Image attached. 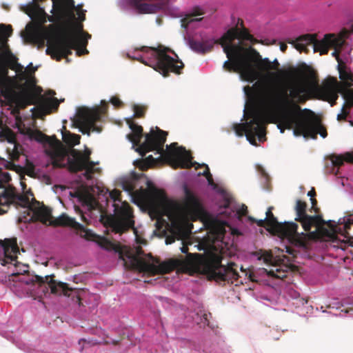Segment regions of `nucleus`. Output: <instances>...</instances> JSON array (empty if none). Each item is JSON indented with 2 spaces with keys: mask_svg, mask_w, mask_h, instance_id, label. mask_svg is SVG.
Wrapping results in <instances>:
<instances>
[{
  "mask_svg": "<svg viewBox=\"0 0 353 353\" xmlns=\"http://www.w3.org/2000/svg\"><path fill=\"white\" fill-rule=\"evenodd\" d=\"M246 94L254 92L261 113L260 124L263 128V141L268 123H276L281 133L285 129L293 130L301 125L303 114L299 103L307 99V90L302 83L296 82L286 88L274 83L256 82L252 87H244Z\"/></svg>",
  "mask_w": 353,
  "mask_h": 353,
  "instance_id": "nucleus-1",
  "label": "nucleus"
},
{
  "mask_svg": "<svg viewBox=\"0 0 353 353\" xmlns=\"http://www.w3.org/2000/svg\"><path fill=\"white\" fill-rule=\"evenodd\" d=\"M57 8V14L54 17H50L49 21L57 22L59 26L57 29L59 34L54 37L46 50V54L59 61L62 59H66L72 54V50H75L77 56L80 57L89 53L86 47L88 41L83 39L77 41L76 34L72 31L68 30L64 26V20L67 15V8L74 6V0H53Z\"/></svg>",
  "mask_w": 353,
  "mask_h": 353,
  "instance_id": "nucleus-2",
  "label": "nucleus"
},
{
  "mask_svg": "<svg viewBox=\"0 0 353 353\" xmlns=\"http://www.w3.org/2000/svg\"><path fill=\"white\" fill-rule=\"evenodd\" d=\"M197 247L199 250H205L204 254L188 253V245L184 244L180 248L181 252L187 253V261L195 271L216 282L232 284L238 280L239 274L235 263L223 265V256L221 252L215 249L206 250L205 245L201 243Z\"/></svg>",
  "mask_w": 353,
  "mask_h": 353,
  "instance_id": "nucleus-3",
  "label": "nucleus"
},
{
  "mask_svg": "<svg viewBox=\"0 0 353 353\" xmlns=\"http://www.w3.org/2000/svg\"><path fill=\"white\" fill-rule=\"evenodd\" d=\"M236 30L229 29L214 43L220 44L228 60L223 68L228 72H235L240 74L242 80L253 83L259 79V72L252 64V47L245 48L241 43L234 44Z\"/></svg>",
  "mask_w": 353,
  "mask_h": 353,
  "instance_id": "nucleus-4",
  "label": "nucleus"
},
{
  "mask_svg": "<svg viewBox=\"0 0 353 353\" xmlns=\"http://www.w3.org/2000/svg\"><path fill=\"white\" fill-rule=\"evenodd\" d=\"M12 203L17 206L27 208L28 215L30 216L28 222L39 221L47 225L54 227H70L76 230L79 235L87 240H92L95 236L90 230L63 213L59 217L53 219L52 210L43 203L37 201L34 197L32 201L27 194H19L13 190Z\"/></svg>",
  "mask_w": 353,
  "mask_h": 353,
  "instance_id": "nucleus-5",
  "label": "nucleus"
},
{
  "mask_svg": "<svg viewBox=\"0 0 353 353\" xmlns=\"http://www.w3.org/2000/svg\"><path fill=\"white\" fill-rule=\"evenodd\" d=\"M353 33V24L350 27V30L343 29L338 36L333 34H327L324 36L321 40L316 38V34H303L299 37L294 43L295 48L300 52L307 53L310 50L308 46L312 48L314 52H319L320 54H327L330 48H334V50L332 53L333 57H336L338 64L344 63L339 57L341 48L345 43V39L348 38L349 35Z\"/></svg>",
  "mask_w": 353,
  "mask_h": 353,
  "instance_id": "nucleus-6",
  "label": "nucleus"
},
{
  "mask_svg": "<svg viewBox=\"0 0 353 353\" xmlns=\"http://www.w3.org/2000/svg\"><path fill=\"white\" fill-rule=\"evenodd\" d=\"M123 189L132 195L134 202L148 211L150 219L154 220V183L148 176L133 171L122 181Z\"/></svg>",
  "mask_w": 353,
  "mask_h": 353,
  "instance_id": "nucleus-7",
  "label": "nucleus"
},
{
  "mask_svg": "<svg viewBox=\"0 0 353 353\" xmlns=\"http://www.w3.org/2000/svg\"><path fill=\"white\" fill-rule=\"evenodd\" d=\"M168 132L156 126V154L160 157L156 158V166L161 161V159L168 163L174 169L187 168L192 165L191 163L192 155L183 146H178L177 143L166 145L164 149V143L166 141Z\"/></svg>",
  "mask_w": 353,
  "mask_h": 353,
  "instance_id": "nucleus-8",
  "label": "nucleus"
},
{
  "mask_svg": "<svg viewBox=\"0 0 353 353\" xmlns=\"http://www.w3.org/2000/svg\"><path fill=\"white\" fill-rule=\"evenodd\" d=\"M52 1V11L53 14L51 17H54L57 14V8L54 6V1ZM26 13L28 14L31 19L38 23V26H28L27 31L29 37L37 43L43 45L46 40L48 41V46L50 41L53 40L54 37L59 34L57 28L59 24L54 22L55 24H50L48 28L43 26L46 22V19L49 20L50 16L48 15L44 10L37 3H31L27 6Z\"/></svg>",
  "mask_w": 353,
  "mask_h": 353,
  "instance_id": "nucleus-9",
  "label": "nucleus"
},
{
  "mask_svg": "<svg viewBox=\"0 0 353 353\" xmlns=\"http://www.w3.org/2000/svg\"><path fill=\"white\" fill-rule=\"evenodd\" d=\"M100 247L106 250L119 252L120 257L125 261V265L130 269L143 272L148 276H154V259L151 254L146 257L140 245L128 248L125 253L120 252V247L106 238H101L98 242Z\"/></svg>",
  "mask_w": 353,
  "mask_h": 353,
  "instance_id": "nucleus-10",
  "label": "nucleus"
},
{
  "mask_svg": "<svg viewBox=\"0 0 353 353\" xmlns=\"http://www.w3.org/2000/svg\"><path fill=\"white\" fill-rule=\"evenodd\" d=\"M337 69L341 81H338L334 77H328L322 84L319 85L316 82V76L313 72H310V78L316 84L314 88V93L320 99L328 101L333 106L339 97L337 88L343 86L353 87V73L345 63L338 64Z\"/></svg>",
  "mask_w": 353,
  "mask_h": 353,
  "instance_id": "nucleus-11",
  "label": "nucleus"
},
{
  "mask_svg": "<svg viewBox=\"0 0 353 353\" xmlns=\"http://www.w3.org/2000/svg\"><path fill=\"white\" fill-rule=\"evenodd\" d=\"M244 117L249 119L243 123H235L233 129L236 134L241 137L245 134L248 140L252 145L256 144V137L259 141H263V128L260 124L261 113L259 108V102L256 105H252L244 110Z\"/></svg>",
  "mask_w": 353,
  "mask_h": 353,
  "instance_id": "nucleus-12",
  "label": "nucleus"
},
{
  "mask_svg": "<svg viewBox=\"0 0 353 353\" xmlns=\"http://www.w3.org/2000/svg\"><path fill=\"white\" fill-rule=\"evenodd\" d=\"M183 68V63L172 49L161 44L156 46V72L167 77L170 72L181 74Z\"/></svg>",
  "mask_w": 353,
  "mask_h": 353,
  "instance_id": "nucleus-13",
  "label": "nucleus"
},
{
  "mask_svg": "<svg viewBox=\"0 0 353 353\" xmlns=\"http://www.w3.org/2000/svg\"><path fill=\"white\" fill-rule=\"evenodd\" d=\"M109 196L114 202V212L116 219L112 223L113 230L116 233H122L134 227L132 210L127 202L122 203L121 206L116 202L121 201V192L114 189L109 192Z\"/></svg>",
  "mask_w": 353,
  "mask_h": 353,
  "instance_id": "nucleus-14",
  "label": "nucleus"
},
{
  "mask_svg": "<svg viewBox=\"0 0 353 353\" xmlns=\"http://www.w3.org/2000/svg\"><path fill=\"white\" fill-rule=\"evenodd\" d=\"M32 137L38 142L48 145L46 152L50 157L53 167L64 168L65 166L63 161L68 154V151L55 136L49 137L41 131H37Z\"/></svg>",
  "mask_w": 353,
  "mask_h": 353,
  "instance_id": "nucleus-15",
  "label": "nucleus"
},
{
  "mask_svg": "<svg viewBox=\"0 0 353 353\" xmlns=\"http://www.w3.org/2000/svg\"><path fill=\"white\" fill-rule=\"evenodd\" d=\"M132 130V133L128 134V138L133 143V146H137L135 150L139 152L141 157H144L150 151L154 150V130L151 128L149 134H145L144 141L141 143L143 137V128L136 123L132 118L126 119Z\"/></svg>",
  "mask_w": 353,
  "mask_h": 353,
  "instance_id": "nucleus-16",
  "label": "nucleus"
},
{
  "mask_svg": "<svg viewBox=\"0 0 353 353\" xmlns=\"http://www.w3.org/2000/svg\"><path fill=\"white\" fill-rule=\"evenodd\" d=\"M107 110V105L103 108H97L93 110L87 108L80 109L77 114L75 121L76 125L83 134H90V132H100L101 128L96 125V122L99 121L102 114H104Z\"/></svg>",
  "mask_w": 353,
  "mask_h": 353,
  "instance_id": "nucleus-17",
  "label": "nucleus"
},
{
  "mask_svg": "<svg viewBox=\"0 0 353 353\" xmlns=\"http://www.w3.org/2000/svg\"><path fill=\"white\" fill-rule=\"evenodd\" d=\"M165 215L170 221V223H167V226L170 228L174 234L165 238L166 244L172 243L176 239L181 240L183 235L192 232V224L186 222L177 212L172 210H166Z\"/></svg>",
  "mask_w": 353,
  "mask_h": 353,
  "instance_id": "nucleus-18",
  "label": "nucleus"
},
{
  "mask_svg": "<svg viewBox=\"0 0 353 353\" xmlns=\"http://www.w3.org/2000/svg\"><path fill=\"white\" fill-rule=\"evenodd\" d=\"M273 209L274 207H269L265 213L266 216L265 219L267 226L283 237L288 238L290 240L299 238L300 234L297 232L298 225L294 222L279 223L272 213ZM301 234L305 236L303 232H301Z\"/></svg>",
  "mask_w": 353,
  "mask_h": 353,
  "instance_id": "nucleus-19",
  "label": "nucleus"
},
{
  "mask_svg": "<svg viewBox=\"0 0 353 353\" xmlns=\"http://www.w3.org/2000/svg\"><path fill=\"white\" fill-rule=\"evenodd\" d=\"M300 124L295 130L296 137L303 136L305 139H316L318 134L323 138L327 136L326 128L316 118L303 115Z\"/></svg>",
  "mask_w": 353,
  "mask_h": 353,
  "instance_id": "nucleus-20",
  "label": "nucleus"
},
{
  "mask_svg": "<svg viewBox=\"0 0 353 353\" xmlns=\"http://www.w3.org/2000/svg\"><path fill=\"white\" fill-rule=\"evenodd\" d=\"M252 64H253L255 67V68L259 72V79L254 81V83L259 81L262 83H273V82L266 81H259L260 79H261L263 77V74L265 72H268L271 70H278L279 67L280 65L278 60L275 59L273 61H271L268 58H263L262 56L260 54V53L254 48L252 47ZM296 82H300L302 83L305 87L306 85L304 82L297 81L292 82L290 84L289 87L287 88L286 86H284L279 83H274V84H277L280 86L286 88L288 90V93L290 92V87L292 83H294Z\"/></svg>",
  "mask_w": 353,
  "mask_h": 353,
  "instance_id": "nucleus-21",
  "label": "nucleus"
},
{
  "mask_svg": "<svg viewBox=\"0 0 353 353\" xmlns=\"http://www.w3.org/2000/svg\"><path fill=\"white\" fill-rule=\"evenodd\" d=\"M306 209L307 203L305 201L301 200L296 201L295 220L301 224L304 231L310 232L314 227L318 229L325 223L321 215H308L306 213Z\"/></svg>",
  "mask_w": 353,
  "mask_h": 353,
  "instance_id": "nucleus-22",
  "label": "nucleus"
},
{
  "mask_svg": "<svg viewBox=\"0 0 353 353\" xmlns=\"http://www.w3.org/2000/svg\"><path fill=\"white\" fill-rule=\"evenodd\" d=\"M37 80L34 76H29L24 83L21 85L19 97L24 106L34 105L39 100L43 91L41 87L37 86Z\"/></svg>",
  "mask_w": 353,
  "mask_h": 353,
  "instance_id": "nucleus-23",
  "label": "nucleus"
},
{
  "mask_svg": "<svg viewBox=\"0 0 353 353\" xmlns=\"http://www.w3.org/2000/svg\"><path fill=\"white\" fill-rule=\"evenodd\" d=\"M91 152L89 150L82 154L80 151L75 149H71L70 155L71 157L68 159V169L71 172L77 173L83 170L86 165H90L92 161L90 160Z\"/></svg>",
  "mask_w": 353,
  "mask_h": 353,
  "instance_id": "nucleus-24",
  "label": "nucleus"
},
{
  "mask_svg": "<svg viewBox=\"0 0 353 353\" xmlns=\"http://www.w3.org/2000/svg\"><path fill=\"white\" fill-rule=\"evenodd\" d=\"M0 247L3 251V259H2L1 264L13 263L17 265V254L19 252L16 238L6 239L4 241L0 240Z\"/></svg>",
  "mask_w": 353,
  "mask_h": 353,
  "instance_id": "nucleus-25",
  "label": "nucleus"
},
{
  "mask_svg": "<svg viewBox=\"0 0 353 353\" xmlns=\"http://www.w3.org/2000/svg\"><path fill=\"white\" fill-rule=\"evenodd\" d=\"M35 279L36 281L39 284H47L52 294L58 295L63 294L64 296H69L70 295V292L73 290V289L70 288L67 283L57 282L54 279V275L46 276L45 277L36 276Z\"/></svg>",
  "mask_w": 353,
  "mask_h": 353,
  "instance_id": "nucleus-26",
  "label": "nucleus"
},
{
  "mask_svg": "<svg viewBox=\"0 0 353 353\" xmlns=\"http://www.w3.org/2000/svg\"><path fill=\"white\" fill-rule=\"evenodd\" d=\"M159 259L156 256V274L169 273L184 265V260L181 259H170L159 263Z\"/></svg>",
  "mask_w": 353,
  "mask_h": 353,
  "instance_id": "nucleus-27",
  "label": "nucleus"
},
{
  "mask_svg": "<svg viewBox=\"0 0 353 353\" xmlns=\"http://www.w3.org/2000/svg\"><path fill=\"white\" fill-rule=\"evenodd\" d=\"M185 196V206L190 212L200 214L203 212V208L199 199L187 187L184 189Z\"/></svg>",
  "mask_w": 353,
  "mask_h": 353,
  "instance_id": "nucleus-28",
  "label": "nucleus"
},
{
  "mask_svg": "<svg viewBox=\"0 0 353 353\" xmlns=\"http://www.w3.org/2000/svg\"><path fill=\"white\" fill-rule=\"evenodd\" d=\"M71 195L77 198L79 202H81L83 206L87 207L89 211L94 210L98 205V202L94 196L87 191L78 190Z\"/></svg>",
  "mask_w": 353,
  "mask_h": 353,
  "instance_id": "nucleus-29",
  "label": "nucleus"
},
{
  "mask_svg": "<svg viewBox=\"0 0 353 353\" xmlns=\"http://www.w3.org/2000/svg\"><path fill=\"white\" fill-rule=\"evenodd\" d=\"M128 3L139 14L154 13V0H128Z\"/></svg>",
  "mask_w": 353,
  "mask_h": 353,
  "instance_id": "nucleus-30",
  "label": "nucleus"
},
{
  "mask_svg": "<svg viewBox=\"0 0 353 353\" xmlns=\"http://www.w3.org/2000/svg\"><path fill=\"white\" fill-rule=\"evenodd\" d=\"M74 8V6L72 7H68V8H67V15L65 18L63 24L68 30L72 31V32L76 35L80 36L84 32L83 24L81 23L71 22L68 19L69 18L74 19V14L72 12Z\"/></svg>",
  "mask_w": 353,
  "mask_h": 353,
  "instance_id": "nucleus-31",
  "label": "nucleus"
},
{
  "mask_svg": "<svg viewBox=\"0 0 353 353\" xmlns=\"http://www.w3.org/2000/svg\"><path fill=\"white\" fill-rule=\"evenodd\" d=\"M60 101L57 98H45L42 94L39 97V100L35 104L40 107L47 114H50L52 110H57Z\"/></svg>",
  "mask_w": 353,
  "mask_h": 353,
  "instance_id": "nucleus-32",
  "label": "nucleus"
},
{
  "mask_svg": "<svg viewBox=\"0 0 353 353\" xmlns=\"http://www.w3.org/2000/svg\"><path fill=\"white\" fill-rule=\"evenodd\" d=\"M13 190L6 189L0 194V214L6 213L12 203Z\"/></svg>",
  "mask_w": 353,
  "mask_h": 353,
  "instance_id": "nucleus-33",
  "label": "nucleus"
},
{
  "mask_svg": "<svg viewBox=\"0 0 353 353\" xmlns=\"http://www.w3.org/2000/svg\"><path fill=\"white\" fill-rule=\"evenodd\" d=\"M341 94L344 99L345 103L343 106L350 110L353 108V88L352 87L343 86L342 88H337V94Z\"/></svg>",
  "mask_w": 353,
  "mask_h": 353,
  "instance_id": "nucleus-34",
  "label": "nucleus"
},
{
  "mask_svg": "<svg viewBox=\"0 0 353 353\" xmlns=\"http://www.w3.org/2000/svg\"><path fill=\"white\" fill-rule=\"evenodd\" d=\"M330 160L333 166L339 168L343 165L344 161L353 163V152H345L343 155L332 154Z\"/></svg>",
  "mask_w": 353,
  "mask_h": 353,
  "instance_id": "nucleus-35",
  "label": "nucleus"
},
{
  "mask_svg": "<svg viewBox=\"0 0 353 353\" xmlns=\"http://www.w3.org/2000/svg\"><path fill=\"white\" fill-rule=\"evenodd\" d=\"M190 46L194 51L198 53L205 54L212 50L213 44L208 42L191 40L190 41Z\"/></svg>",
  "mask_w": 353,
  "mask_h": 353,
  "instance_id": "nucleus-36",
  "label": "nucleus"
},
{
  "mask_svg": "<svg viewBox=\"0 0 353 353\" xmlns=\"http://www.w3.org/2000/svg\"><path fill=\"white\" fill-rule=\"evenodd\" d=\"M133 164L141 170L145 171L148 168L154 167V158L152 155H149L145 159H137Z\"/></svg>",
  "mask_w": 353,
  "mask_h": 353,
  "instance_id": "nucleus-37",
  "label": "nucleus"
},
{
  "mask_svg": "<svg viewBox=\"0 0 353 353\" xmlns=\"http://www.w3.org/2000/svg\"><path fill=\"white\" fill-rule=\"evenodd\" d=\"M0 50L1 52V54H0V61L2 59V58L6 59H16L9 48L8 45V39H5L3 37H0Z\"/></svg>",
  "mask_w": 353,
  "mask_h": 353,
  "instance_id": "nucleus-38",
  "label": "nucleus"
},
{
  "mask_svg": "<svg viewBox=\"0 0 353 353\" xmlns=\"http://www.w3.org/2000/svg\"><path fill=\"white\" fill-rule=\"evenodd\" d=\"M264 272L270 276L281 279L286 278L288 274L286 267L285 269H283L277 265H273V268L269 270L264 269Z\"/></svg>",
  "mask_w": 353,
  "mask_h": 353,
  "instance_id": "nucleus-39",
  "label": "nucleus"
},
{
  "mask_svg": "<svg viewBox=\"0 0 353 353\" xmlns=\"http://www.w3.org/2000/svg\"><path fill=\"white\" fill-rule=\"evenodd\" d=\"M81 137L78 134L70 133L69 131L62 132V139L67 145L73 147L79 144Z\"/></svg>",
  "mask_w": 353,
  "mask_h": 353,
  "instance_id": "nucleus-40",
  "label": "nucleus"
},
{
  "mask_svg": "<svg viewBox=\"0 0 353 353\" xmlns=\"http://www.w3.org/2000/svg\"><path fill=\"white\" fill-rule=\"evenodd\" d=\"M234 29L236 30V36L235 39L238 37V38L242 39L243 40L249 41L252 44L259 43V41L257 39H254V37L250 34V32L247 28H243L242 30H239V29L237 28H234Z\"/></svg>",
  "mask_w": 353,
  "mask_h": 353,
  "instance_id": "nucleus-41",
  "label": "nucleus"
},
{
  "mask_svg": "<svg viewBox=\"0 0 353 353\" xmlns=\"http://www.w3.org/2000/svg\"><path fill=\"white\" fill-rule=\"evenodd\" d=\"M156 233L161 228V216L159 212V200L161 196L162 192L160 189L156 187Z\"/></svg>",
  "mask_w": 353,
  "mask_h": 353,
  "instance_id": "nucleus-42",
  "label": "nucleus"
},
{
  "mask_svg": "<svg viewBox=\"0 0 353 353\" xmlns=\"http://www.w3.org/2000/svg\"><path fill=\"white\" fill-rule=\"evenodd\" d=\"M0 137L4 138L9 143H14L16 139L14 132L10 128L3 130L0 132Z\"/></svg>",
  "mask_w": 353,
  "mask_h": 353,
  "instance_id": "nucleus-43",
  "label": "nucleus"
},
{
  "mask_svg": "<svg viewBox=\"0 0 353 353\" xmlns=\"http://www.w3.org/2000/svg\"><path fill=\"white\" fill-rule=\"evenodd\" d=\"M12 34V28L10 25L0 24V37H3L5 39L10 37Z\"/></svg>",
  "mask_w": 353,
  "mask_h": 353,
  "instance_id": "nucleus-44",
  "label": "nucleus"
},
{
  "mask_svg": "<svg viewBox=\"0 0 353 353\" xmlns=\"http://www.w3.org/2000/svg\"><path fill=\"white\" fill-rule=\"evenodd\" d=\"M133 110L134 117L141 118L144 117L145 112V107L139 105H134L133 106Z\"/></svg>",
  "mask_w": 353,
  "mask_h": 353,
  "instance_id": "nucleus-45",
  "label": "nucleus"
},
{
  "mask_svg": "<svg viewBox=\"0 0 353 353\" xmlns=\"http://www.w3.org/2000/svg\"><path fill=\"white\" fill-rule=\"evenodd\" d=\"M192 159V158L191 159V160ZM191 163H192V165H191L189 168H192V166H195L196 169H198L200 167H205V170L203 172H199V174H198L199 176L202 175V176H204L206 178V177H208V176L211 174L210 172V169H209V167L208 166V165L204 164V163L202 164V165H200V164H199L196 162L192 163V161H191ZM188 168H187L186 169H188Z\"/></svg>",
  "mask_w": 353,
  "mask_h": 353,
  "instance_id": "nucleus-46",
  "label": "nucleus"
},
{
  "mask_svg": "<svg viewBox=\"0 0 353 353\" xmlns=\"http://www.w3.org/2000/svg\"><path fill=\"white\" fill-rule=\"evenodd\" d=\"M200 14H196V13H194V14L191 17H186V18H184L181 20V22H182V26L185 28H187V27L188 26V25L192 22V21H199L201 20V19H197V18H194V17L196 16V15H199Z\"/></svg>",
  "mask_w": 353,
  "mask_h": 353,
  "instance_id": "nucleus-47",
  "label": "nucleus"
},
{
  "mask_svg": "<svg viewBox=\"0 0 353 353\" xmlns=\"http://www.w3.org/2000/svg\"><path fill=\"white\" fill-rule=\"evenodd\" d=\"M94 163L91 162L90 165H86V167L83 169L85 170L84 176L88 180H90L92 177V174L94 173Z\"/></svg>",
  "mask_w": 353,
  "mask_h": 353,
  "instance_id": "nucleus-48",
  "label": "nucleus"
},
{
  "mask_svg": "<svg viewBox=\"0 0 353 353\" xmlns=\"http://www.w3.org/2000/svg\"><path fill=\"white\" fill-rule=\"evenodd\" d=\"M248 219L252 222V223H255L257 224L258 226L259 227H263V228H265L268 231H270V228H268L266 225V221L265 219H256L252 216H249L248 217Z\"/></svg>",
  "mask_w": 353,
  "mask_h": 353,
  "instance_id": "nucleus-49",
  "label": "nucleus"
},
{
  "mask_svg": "<svg viewBox=\"0 0 353 353\" xmlns=\"http://www.w3.org/2000/svg\"><path fill=\"white\" fill-rule=\"evenodd\" d=\"M349 114H350V110L347 109V108L343 106V108L341 109V113H340L337 115V120L339 121H345Z\"/></svg>",
  "mask_w": 353,
  "mask_h": 353,
  "instance_id": "nucleus-50",
  "label": "nucleus"
},
{
  "mask_svg": "<svg viewBox=\"0 0 353 353\" xmlns=\"http://www.w3.org/2000/svg\"><path fill=\"white\" fill-rule=\"evenodd\" d=\"M353 225V213L347 215L346 220L344 221V229L347 232Z\"/></svg>",
  "mask_w": 353,
  "mask_h": 353,
  "instance_id": "nucleus-51",
  "label": "nucleus"
},
{
  "mask_svg": "<svg viewBox=\"0 0 353 353\" xmlns=\"http://www.w3.org/2000/svg\"><path fill=\"white\" fill-rule=\"evenodd\" d=\"M259 259H263L265 263L270 264L272 262L273 256L271 253L265 252Z\"/></svg>",
  "mask_w": 353,
  "mask_h": 353,
  "instance_id": "nucleus-52",
  "label": "nucleus"
},
{
  "mask_svg": "<svg viewBox=\"0 0 353 353\" xmlns=\"http://www.w3.org/2000/svg\"><path fill=\"white\" fill-rule=\"evenodd\" d=\"M138 60H140L142 63H143L144 64L152 68L153 69H154V59H149L148 61H145L143 59V56H141L139 57H137L136 58Z\"/></svg>",
  "mask_w": 353,
  "mask_h": 353,
  "instance_id": "nucleus-53",
  "label": "nucleus"
},
{
  "mask_svg": "<svg viewBox=\"0 0 353 353\" xmlns=\"http://www.w3.org/2000/svg\"><path fill=\"white\" fill-rule=\"evenodd\" d=\"M110 102L117 108H120L123 105V102L117 97H112L110 99Z\"/></svg>",
  "mask_w": 353,
  "mask_h": 353,
  "instance_id": "nucleus-54",
  "label": "nucleus"
},
{
  "mask_svg": "<svg viewBox=\"0 0 353 353\" xmlns=\"http://www.w3.org/2000/svg\"><path fill=\"white\" fill-rule=\"evenodd\" d=\"M90 38H91V35L89 33L85 32H83V33L82 34H81L80 36L76 35V39L78 41L81 39H83L84 41H87L88 42V39Z\"/></svg>",
  "mask_w": 353,
  "mask_h": 353,
  "instance_id": "nucleus-55",
  "label": "nucleus"
},
{
  "mask_svg": "<svg viewBox=\"0 0 353 353\" xmlns=\"http://www.w3.org/2000/svg\"><path fill=\"white\" fill-rule=\"evenodd\" d=\"M248 213V208L245 204H242L240 208L237 210V214L239 216H245Z\"/></svg>",
  "mask_w": 353,
  "mask_h": 353,
  "instance_id": "nucleus-56",
  "label": "nucleus"
},
{
  "mask_svg": "<svg viewBox=\"0 0 353 353\" xmlns=\"http://www.w3.org/2000/svg\"><path fill=\"white\" fill-rule=\"evenodd\" d=\"M74 209H75L76 212L81 215V220L85 223H88L87 219H86L85 214H83V211L81 210V208L79 206L75 205Z\"/></svg>",
  "mask_w": 353,
  "mask_h": 353,
  "instance_id": "nucleus-57",
  "label": "nucleus"
},
{
  "mask_svg": "<svg viewBox=\"0 0 353 353\" xmlns=\"http://www.w3.org/2000/svg\"><path fill=\"white\" fill-rule=\"evenodd\" d=\"M141 51H142L143 52H148L150 51L152 56L154 55V47L142 46L141 48Z\"/></svg>",
  "mask_w": 353,
  "mask_h": 353,
  "instance_id": "nucleus-58",
  "label": "nucleus"
},
{
  "mask_svg": "<svg viewBox=\"0 0 353 353\" xmlns=\"http://www.w3.org/2000/svg\"><path fill=\"white\" fill-rule=\"evenodd\" d=\"M310 201L312 203V209L314 210V211L317 213L319 210V209L316 207L317 205V201L316 199L314 198H310Z\"/></svg>",
  "mask_w": 353,
  "mask_h": 353,
  "instance_id": "nucleus-59",
  "label": "nucleus"
},
{
  "mask_svg": "<svg viewBox=\"0 0 353 353\" xmlns=\"http://www.w3.org/2000/svg\"><path fill=\"white\" fill-rule=\"evenodd\" d=\"M7 89V82L5 79L0 78V90L3 92Z\"/></svg>",
  "mask_w": 353,
  "mask_h": 353,
  "instance_id": "nucleus-60",
  "label": "nucleus"
},
{
  "mask_svg": "<svg viewBox=\"0 0 353 353\" xmlns=\"http://www.w3.org/2000/svg\"><path fill=\"white\" fill-rule=\"evenodd\" d=\"M37 68L32 67V64L30 63V65L28 68V73L29 76H34V73L36 71Z\"/></svg>",
  "mask_w": 353,
  "mask_h": 353,
  "instance_id": "nucleus-61",
  "label": "nucleus"
},
{
  "mask_svg": "<svg viewBox=\"0 0 353 353\" xmlns=\"http://www.w3.org/2000/svg\"><path fill=\"white\" fill-rule=\"evenodd\" d=\"M20 276H21V273H19V272L12 274V276H14V278L18 279L19 281H21V282H23V283H26L28 284V282L27 281L24 280L23 278H21Z\"/></svg>",
  "mask_w": 353,
  "mask_h": 353,
  "instance_id": "nucleus-62",
  "label": "nucleus"
},
{
  "mask_svg": "<svg viewBox=\"0 0 353 353\" xmlns=\"http://www.w3.org/2000/svg\"><path fill=\"white\" fill-rule=\"evenodd\" d=\"M231 199L229 198V197H225V199H224V203H223V207L225 208H230V203H231Z\"/></svg>",
  "mask_w": 353,
  "mask_h": 353,
  "instance_id": "nucleus-63",
  "label": "nucleus"
},
{
  "mask_svg": "<svg viewBox=\"0 0 353 353\" xmlns=\"http://www.w3.org/2000/svg\"><path fill=\"white\" fill-rule=\"evenodd\" d=\"M344 243L349 246L353 247V238H347L345 241H344Z\"/></svg>",
  "mask_w": 353,
  "mask_h": 353,
  "instance_id": "nucleus-64",
  "label": "nucleus"
}]
</instances>
